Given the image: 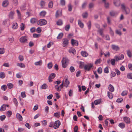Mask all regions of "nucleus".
<instances>
[{"mask_svg": "<svg viewBox=\"0 0 132 132\" xmlns=\"http://www.w3.org/2000/svg\"><path fill=\"white\" fill-rule=\"evenodd\" d=\"M93 67V63H89L87 64H85L84 66V69L86 71H89Z\"/></svg>", "mask_w": 132, "mask_h": 132, "instance_id": "f03ea898", "label": "nucleus"}, {"mask_svg": "<svg viewBox=\"0 0 132 132\" xmlns=\"http://www.w3.org/2000/svg\"><path fill=\"white\" fill-rule=\"evenodd\" d=\"M98 32L102 37H104V35L103 34V30L100 29L98 31Z\"/></svg>", "mask_w": 132, "mask_h": 132, "instance_id": "e2e57ef3", "label": "nucleus"}, {"mask_svg": "<svg viewBox=\"0 0 132 132\" xmlns=\"http://www.w3.org/2000/svg\"><path fill=\"white\" fill-rule=\"evenodd\" d=\"M79 67L81 68H82L83 67L84 68V66L85 65L84 64V63L83 62H80L79 63Z\"/></svg>", "mask_w": 132, "mask_h": 132, "instance_id": "09e8293b", "label": "nucleus"}, {"mask_svg": "<svg viewBox=\"0 0 132 132\" xmlns=\"http://www.w3.org/2000/svg\"><path fill=\"white\" fill-rule=\"evenodd\" d=\"M19 41L21 43H24L28 42L27 38L26 36H22L19 39Z\"/></svg>", "mask_w": 132, "mask_h": 132, "instance_id": "39448f33", "label": "nucleus"}, {"mask_svg": "<svg viewBox=\"0 0 132 132\" xmlns=\"http://www.w3.org/2000/svg\"><path fill=\"white\" fill-rule=\"evenodd\" d=\"M68 11H71L72 9V5L70 4H69L68 5Z\"/></svg>", "mask_w": 132, "mask_h": 132, "instance_id": "69168bd1", "label": "nucleus"}, {"mask_svg": "<svg viewBox=\"0 0 132 132\" xmlns=\"http://www.w3.org/2000/svg\"><path fill=\"white\" fill-rule=\"evenodd\" d=\"M103 2L104 3L105 7L106 8L109 7V4L108 2H106V0H102Z\"/></svg>", "mask_w": 132, "mask_h": 132, "instance_id": "cd10ccee", "label": "nucleus"}, {"mask_svg": "<svg viewBox=\"0 0 132 132\" xmlns=\"http://www.w3.org/2000/svg\"><path fill=\"white\" fill-rule=\"evenodd\" d=\"M16 116L17 119H18L19 121H21L22 120V117L19 113H16Z\"/></svg>", "mask_w": 132, "mask_h": 132, "instance_id": "f3484780", "label": "nucleus"}, {"mask_svg": "<svg viewBox=\"0 0 132 132\" xmlns=\"http://www.w3.org/2000/svg\"><path fill=\"white\" fill-rule=\"evenodd\" d=\"M63 34L62 33H60L58 36L57 37V38L58 39H59L61 38L63 36Z\"/></svg>", "mask_w": 132, "mask_h": 132, "instance_id": "a18cd8bd", "label": "nucleus"}, {"mask_svg": "<svg viewBox=\"0 0 132 132\" xmlns=\"http://www.w3.org/2000/svg\"><path fill=\"white\" fill-rule=\"evenodd\" d=\"M54 116L56 118H58L60 117V112H58L56 113H55L54 114Z\"/></svg>", "mask_w": 132, "mask_h": 132, "instance_id": "473e14b6", "label": "nucleus"}, {"mask_svg": "<svg viewBox=\"0 0 132 132\" xmlns=\"http://www.w3.org/2000/svg\"><path fill=\"white\" fill-rule=\"evenodd\" d=\"M37 19L36 18H33L31 19L30 22L31 23H34L37 21Z\"/></svg>", "mask_w": 132, "mask_h": 132, "instance_id": "7c9ffc66", "label": "nucleus"}, {"mask_svg": "<svg viewBox=\"0 0 132 132\" xmlns=\"http://www.w3.org/2000/svg\"><path fill=\"white\" fill-rule=\"evenodd\" d=\"M56 24L57 25L61 26L63 24L62 20L61 19L59 20L56 22Z\"/></svg>", "mask_w": 132, "mask_h": 132, "instance_id": "72a5a7b5", "label": "nucleus"}, {"mask_svg": "<svg viewBox=\"0 0 132 132\" xmlns=\"http://www.w3.org/2000/svg\"><path fill=\"white\" fill-rule=\"evenodd\" d=\"M8 41L10 43H12L14 41V38L12 37H8L7 39Z\"/></svg>", "mask_w": 132, "mask_h": 132, "instance_id": "c85d7f7f", "label": "nucleus"}, {"mask_svg": "<svg viewBox=\"0 0 132 132\" xmlns=\"http://www.w3.org/2000/svg\"><path fill=\"white\" fill-rule=\"evenodd\" d=\"M69 43V40L67 38H63L62 40V45L63 47L67 46Z\"/></svg>", "mask_w": 132, "mask_h": 132, "instance_id": "423d86ee", "label": "nucleus"}, {"mask_svg": "<svg viewBox=\"0 0 132 132\" xmlns=\"http://www.w3.org/2000/svg\"><path fill=\"white\" fill-rule=\"evenodd\" d=\"M6 116L8 117H10L12 114V112L11 111H8L6 112Z\"/></svg>", "mask_w": 132, "mask_h": 132, "instance_id": "2f4dec72", "label": "nucleus"}, {"mask_svg": "<svg viewBox=\"0 0 132 132\" xmlns=\"http://www.w3.org/2000/svg\"><path fill=\"white\" fill-rule=\"evenodd\" d=\"M69 52L70 53H72L74 54H76V51L73 48H71L69 50Z\"/></svg>", "mask_w": 132, "mask_h": 132, "instance_id": "5701e85b", "label": "nucleus"}, {"mask_svg": "<svg viewBox=\"0 0 132 132\" xmlns=\"http://www.w3.org/2000/svg\"><path fill=\"white\" fill-rule=\"evenodd\" d=\"M6 118V116L4 115H3L0 116V119L1 121L4 120Z\"/></svg>", "mask_w": 132, "mask_h": 132, "instance_id": "bf43d9fd", "label": "nucleus"}, {"mask_svg": "<svg viewBox=\"0 0 132 132\" xmlns=\"http://www.w3.org/2000/svg\"><path fill=\"white\" fill-rule=\"evenodd\" d=\"M65 82L64 83L63 82V84H64V86L67 87L68 86V85L69 84V82L67 79V76H65Z\"/></svg>", "mask_w": 132, "mask_h": 132, "instance_id": "9b49d317", "label": "nucleus"}, {"mask_svg": "<svg viewBox=\"0 0 132 132\" xmlns=\"http://www.w3.org/2000/svg\"><path fill=\"white\" fill-rule=\"evenodd\" d=\"M5 52V50L4 48H0V54H2Z\"/></svg>", "mask_w": 132, "mask_h": 132, "instance_id": "5fc2aeb1", "label": "nucleus"}, {"mask_svg": "<svg viewBox=\"0 0 132 132\" xmlns=\"http://www.w3.org/2000/svg\"><path fill=\"white\" fill-rule=\"evenodd\" d=\"M61 62L62 67L64 68H65L66 67L68 64V59L67 57H63L61 61Z\"/></svg>", "mask_w": 132, "mask_h": 132, "instance_id": "7ed1b4c3", "label": "nucleus"}, {"mask_svg": "<svg viewBox=\"0 0 132 132\" xmlns=\"http://www.w3.org/2000/svg\"><path fill=\"white\" fill-rule=\"evenodd\" d=\"M118 13L114 11H112L110 12V15L112 16H116L118 14Z\"/></svg>", "mask_w": 132, "mask_h": 132, "instance_id": "58836bf2", "label": "nucleus"}, {"mask_svg": "<svg viewBox=\"0 0 132 132\" xmlns=\"http://www.w3.org/2000/svg\"><path fill=\"white\" fill-rule=\"evenodd\" d=\"M87 24L89 29H90L91 27V22L89 21L87 23Z\"/></svg>", "mask_w": 132, "mask_h": 132, "instance_id": "052dcab7", "label": "nucleus"}, {"mask_svg": "<svg viewBox=\"0 0 132 132\" xmlns=\"http://www.w3.org/2000/svg\"><path fill=\"white\" fill-rule=\"evenodd\" d=\"M62 15L61 11H57L55 16L56 17H58L61 16Z\"/></svg>", "mask_w": 132, "mask_h": 132, "instance_id": "393cba45", "label": "nucleus"}, {"mask_svg": "<svg viewBox=\"0 0 132 132\" xmlns=\"http://www.w3.org/2000/svg\"><path fill=\"white\" fill-rule=\"evenodd\" d=\"M127 77L129 79H132V73H129L127 74Z\"/></svg>", "mask_w": 132, "mask_h": 132, "instance_id": "bb28decb", "label": "nucleus"}, {"mask_svg": "<svg viewBox=\"0 0 132 132\" xmlns=\"http://www.w3.org/2000/svg\"><path fill=\"white\" fill-rule=\"evenodd\" d=\"M116 61L114 59H112L111 60V64L114 65L115 64V63Z\"/></svg>", "mask_w": 132, "mask_h": 132, "instance_id": "8fccbe9b", "label": "nucleus"}, {"mask_svg": "<svg viewBox=\"0 0 132 132\" xmlns=\"http://www.w3.org/2000/svg\"><path fill=\"white\" fill-rule=\"evenodd\" d=\"M18 58L19 60L21 61H22L23 60V57L22 55H20L18 57Z\"/></svg>", "mask_w": 132, "mask_h": 132, "instance_id": "864d4df0", "label": "nucleus"}, {"mask_svg": "<svg viewBox=\"0 0 132 132\" xmlns=\"http://www.w3.org/2000/svg\"><path fill=\"white\" fill-rule=\"evenodd\" d=\"M46 12L45 11H42L39 13V15L41 17H44L46 14Z\"/></svg>", "mask_w": 132, "mask_h": 132, "instance_id": "6ab92c4d", "label": "nucleus"}, {"mask_svg": "<svg viewBox=\"0 0 132 132\" xmlns=\"http://www.w3.org/2000/svg\"><path fill=\"white\" fill-rule=\"evenodd\" d=\"M47 88V86L46 84H44L42 86L41 88L43 89H46Z\"/></svg>", "mask_w": 132, "mask_h": 132, "instance_id": "79ce46f5", "label": "nucleus"}, {"mask_svg": "<svg viewBox=\"0 0 132 132\" xmlns=\"http://www.w3.org/2000/svg\"><path fill=\"white\" fill-rule=\"evenodd\" d=\"M111 47L113 50L115 51H117L119 49V47L118 46L114 45H112Z\"/></svg>", "mask_w": 132, "mask_h": 132, "instance_id": "dca6fc26", "label": "nucleus"}, {"mask_svg": "<svg viewBox=\"0 0 132 132\" xmlns=\"http://www.w3.org/2000/svg\"><path fill=\"white\" fill-rule=\"evenodd\" d=\"M60 4L62 6L65 5V0H60Z\"/></svg>", "mask_w": 132, "mask_h": 132, "instance_id": "3c124183", "label": "nucleus"}, {"mask_svg": "<svg viewBox=\"0 0 132 132\" xmlns=\"http://www.w3.org/2000/svg\"><path fill=\"white\" fill-rule=\"evenodd\" d=\"M7 86L9 88L11 89L13 87V85L11 83H9L7 84Z\"/></svg>", "mask_w": 132, "mask_h": 132, "instance_id": "c03bdc74", "label": "nucleus"}, {"mask_svg": "<svg viewBox=\"0 0 132 132\" xmlns=\"http://www.w3.org/2000/svg\"><path fill=\"white\" fill-rule=\"evenodd\" d=\"M53 5V3L52 1H50L48 4V7L50 8H52Z\"/></svg>", "mask_w": 132, "mask_h": 132, "instance_id": "4c0bfd02", "label": "nucleus"}, {"mask_svg": "<svg viewBox=\"0 0 132 132\" xmlns=\"http://www.w3.org/2000/svg\"><path fill=\"white\" fill-rule=\"evenodd\" d=\"M52 67V64L51 62H50L47 65L48 68L50 69Z\"/></svg>", "mask_w": 132, "mask_h": 132, "instance_id": "13d9d810", "label": "nucleus"}, {"mask_svg": "<svg viewBox=\"0 0 132 132\" xmlns=\"http://www.w3.org/2000/svg\"><path fill=\"white\" fill-rule=\"evenodd\" d=\"M71 44L73 46H77L78 45V41L73 39H71Z\"/></svg>", "mask_w": 132, "mask_h": 132, "instance_id": "1a4fd4ad", "label": "nucleus"}, {"mask_svg": "<svg viewBox=\"0 0 132 132\" xmlns=\"http://www.w3.org/2000/svg\"><path fill=\"white\" fill-rule=\"evenodd\" d=\"M108 89L111 92H113L114 90V88L113 86L111 84H110L109 85Z\"/></svg>", "mask_w": 132, "mask_h": 132, "instance_id": "aec40b11", "label": "nucleus"}, {"mask_svg": "<svg viewBox=\"0 0 132 132\" xmlns=\"http://www.w3.org/2000/svg\"><path fill=\"white\" fill-rule=\"evenodd\" d=\"M1 89L4 91H5L7 89V86L6 85H4L2 86L1 87Z\"/></svg>", "mask_w": 132, "mask_h": 132, "instance_id": "ea45409f", "label": "nucleus"}, {"mask_svg": "<svg viewBox=\"0 0 132 132\" xmlns=\"http://www.w3.org/2000/svg\"><path fill=\"white\" fill-rule=\"evenodd\" d=\"M116 75V73L115 72L112 71L111 72V73L110 74V77H114Z\"/></svg>", "mask_w": 132, "mask_h": 132, "instance_id": "6e6d98bb", "label": "nucleus"}, {"mask_svg": "<svg viewBox=\"0 0 132 132\" xmlns=\"http://www.w3.org/2000/svg\"><path fill=\"white\" fill-rule=\"evenodd\" d=\"M60 124V121L59 120H57L55 121L54 123L53 128L55 129H57L59 127Z\"/></svg>", "mask_w": 132, "mask_h": 132, "instance_id": "0eeeda50", "label": "nucleus"}, {"mask_svg": "<svg viewBox=\"0 0 132 132\" xmlns=\"http://www.w3.org/2000/svg\"><path fill=\"white\" fill-rule=\"evenodd\" d=\"M124 58V56L123 54H121L119 56V60H123Z\"/></svg>", "mask_w": 132, "mask_h": 132, "instance_id": "774afa93", "label": "nucleus"}, {"mask_svg": "<svg viewBox=\"0 0 132 132\" xmlns=\"http://www.w3.org/2000/svg\"><path fill=\"white\" fill-rule=\"evenodd\" d=\"M47 23L46 21L44 19H40L37 22L38 24L41 26L45 25L47 24Z\"/></svg>", "mask_w": 132, "mask_h": 132, "instance_id": "20e7f679", "label": "nucleus"}, {"mask_svg": "<svg viewBox=\"0 0 132 132\" xmlns=\"http://www.w3.org/2000/svg\"><path fill=\"white\" fill-rule=\"evenodd\" d=\"M121 9L125 14H129L130 13V9L128 7L126 6L124 4H121Z\"/></svg>", "mask_w": 132, "mask_h": 132, "instance_id": "f257e3e1", "label": "nucleus"}, {"mask_svg": "<svg viewBox=\"0 0 132 132\" xmlns=\"http://www.w3.org/2000/svg\"><path fill=\"white\" fill-rule=\"evenodd\" d=\"M78 24L81 28H83L84 27V24L80 20H78Z\"/></svg>", "mask_w": 132, "mask_h": 132, "instance_id": "4468645a", "label": "nucleus"}, {"mask_svg": "<svg viewBox=\"0 0 132 132\" xmlns=\"http://www.w3.org/2000/svg\"><path fill=\"white\" fill-rule=\"evenodd\" d=\"M127 54L128 56L130 58L132 57V53L130 50H128L127 51Z\"/></svg>", "mask_w": 132, "mask_h": 132, "instance_id": "b1692460", "label": "nucleus"}, {"mask_svg": "<svg viewBox=\"0 0 132 132\" xmlns=\"http://www.w3.org/2000/svg\"><path fill=\"white\" fill-rule=\"evenodd\" d=\"M108 96L110 99H112L113 97L112 93L109 92H108Z\"/></svg>", "mask_w": 132, "mask_h": 132, "instance_id": "a19ab883", "label": "nucleus"}, {"mask_svg": "<svg viewBox=\"0 0 132 132\" xmlns=\"http://www.w3.org/2000/svg\"><path fill=\"white\" fill-rule=\"evenodd\" d=\"M70 28V25L68 24L65 27V29L67 31H68L69 30V29Z\"/></svg>", "mask_w": 132, "mask_h": 132, "instance_id": "680f3d73", "label": "nucleus"}, {"mask_svg": "<svg viewBox=\"0 0 132 132\" xmlns=\"http://www.w3.org/2000/svg\"><path fill=\"white\" fill-rule=\"evenodd\" d=\"M21 95L22 98L25 97L26 96L25 92H22L21 93Z\"/></svg>", "mask_w": 132, "mask_h": 132, "instance_id": "603ef678", "label": "nucleus"}, {"mask_svg": "<svg viewBox=\"0 0 132 132\" xmlns=\"http://www.w3.org/2000/svg\"><path fill=\"white\" fill-rule=\"evenodd\" d=\"M6 109V105L5 104L3 105L1 107L0 110L1 111H3Z\"/></svg>", "mask_w": 132, "mask_h": 132, "instance_id": "f704fd0d", "label": "nucleus"}, {"mask_svg": "<svg viewBox=\"0 0 132 132\" xmlns=\"http://www.w3.org/2000/svg\"><path fill=\"white\" fill-rule=\"evenodd\" d=\"M42 61L40 60L38 61L35 62L34 63V64L36 66H40L42 65Z\"/></svg>", "mask_w": 132, "mask_h": 132, "instance_id": "412c9836", "label": "nucleus"}, {"mask_svg": "<svg viewBox=\"0 0 132 132\" xmlns=\"http://www.w3.org/2000/svg\"><path fill=\"white\" fill-rule=\"evenodd\" d=\"M5 77V73L3 72H0V78L3 79Z\"/></svg>", "mask_w": 132, "mask_h": 132, "instance_id": "e433bc0d", "label": "nucleus"}, {"mask_svg": "<svg viewBox=\"0 0 132 132\" xmlns=\"http://www.w3.org/2000/svg\"><path fill=\"white\" fill-rule=\"evenodd\" d=\"M94 6V4L92 3H89V9H91L93 8Z\"/></svg>", "mask_w": 132, "mask_h": 132, "instance_id": "338daca9", "label": "nucleus"}, {"mask_svg": "<svg viewBox=\"0 0 132 132\" xmlns=\"http://www.w3.org/2000/svg\"><path fill=\"white\" fill-rule=\"evenodd\" d=\"M15 14V12L13 11H11L9 14V18L12 19L14 18V16Z\"/></svg>", "mask_w": 132, "mask_h": 132, "instance_id": "f8f14e48", "label": "nucleus"}, {"mask_svg": "<svg viewBox=\"0 0 132 132\" xmlns=\"http://www.w3.org/2000/svg\"><path fill=\"white\" fill-rule=\"evenodd\" d=\"M55 76V74L54 73H52L49 76L48 78V81L49 82H51L52 81V79H53Z\"/></svg>", "mask_w": 132, "mask_h": 132, "instance_id": "6e6552de", "label": "nucleus"}, {"mask_svg": "<svg viewBox=\"0 0 132 132\" xmlns=\"http://www.w3.org/2000/svg\"><path fill=\"white\" fill-rule=\"evenodd\" d=\"M81 55L84 57H87L88 55L87 53L85 51H82L81 52Z\"/></svg>", "mask_w": 132, "mask_h": 132, "instance_id": "a878e982", "label": "nucleus"}, {"mask_svg": "<svg viewBox=\"0 0 132 132\" xmlns=\"http://www.w3.org/2000/svg\"><path fill=\"white\" fill-rule=\"evenodd\" d=\"M88 14L87 12L83 13L82 14V16L83 18H87L88 16Z\"/></svg>", "mask_w": 132, "mask_h": 132, "instance_id": "37998d69", "label": "nucleus"}, {"mask_svg": "<svg viewBox=\"0 0 132 132\" xmlns=\"http://www.w3.org/2000/svg\"><path fill=\"white\" fill-rule=\"evenodd\" d=\"M102 101V100L101 99H99L96 100H95L94 101V104L95 105H97L98 104H100Z\"/></svg>", "mask_w": 132, "mask_h": 132, "instance_id": "a211bd4d", "label": "nucleus"}, {"mask_svg": "<svg viewBox=\"0 0 132 132\" xmlns=\"http://www.w3.org/2000/svg\"><path fill=\"white\" fill-rule=\"evenodd\" d=\"M13 101L16 106H17L18 104L17 100L16 98H14L13 99Z\"/></svg>", "mask_w": 132, "mask_h": 132, "instance_id": "49530a36", "label": "nucleus"}, {"mask_svg": "<svg viewBox=\"0 0 132 132\" xmlns=\"http://www.w3.org/2000/svg\"><path fill=\"white\" fill-rule=\"evenodd\" d=\"M123 121L129 124L130 123V118L128 117L125 116L123 118Z\"/></svg>", "mask_w": 132, "mask_h": 132, "instance_id": "9d476101", "label": "nucleus"}, {"mask_svg": "<svg viewBox=\"0 0 132 132\" xmlns=\"http://www.w3.org/2000/svg\"><path fill=\"white\" fill-rule=\"evenodd\" d=\"M114 3L116 6H118L120 5V0H114Z\"/></svg>", "mask_w": 132, "mask_h": 132, "instance_id": "2eb2a0df", "label": "nucleus"}, {"mask_svg": "<svg viewBox=\"0 0 132 132\" xmlns=\"http://www.w3.org/2000/svg\"><path fill=\"white\" fill-rule=\"evenodd\" d=\"M9 4V2L7 0H5L2 3V5L4 7H5L7 6Z\"/></svg>", "mask_w": 132, "mask_h": 132, "instance_id": "ddd939ff", "label": "nucleus"}, {"mask_svg": "<svg viewBox=\"0 0 132 132\" xmlns=\"http://www.w3.org/2000/svg\"><path fill=\"white\" fill-rule=\"evenodd\" d=\"M18 26L17 23H14L12 25V28L13 29H16L18 27Z\"/></svg>", "mask_w": 132, "mask_h": 132, "instance_id": "c9c22d12", "label": "nucleus"}, {"mask_svg": "<svg viewBox=\"0 0 132 132\" xmlns=\"http://www.w3.org/2000/svg\"><path fill=\"white\" fill-rule=\"evenodd\" d=\"M20 29L21 30H23L24 29V24L23 23L21 24L20 26Z\"/></svg>", "mask_w": 132, "mask_h": 132, "instance_id": "de8ad7c7", "label": "nucleus"}, {"mask_svg": "<svg viewBox=\"0 0 132 132\" xmlns=\"http://www.w3.org/2000/svg\"><path fill=\"white\" fill-rule=\"evenodd\" d=\"M87 3L86 2H84L82 4V7L83 9H84L85 8L86 5H87Z\"/></svg>", "mask_w": 132, "mask_h": 132, "instance_id": "4d7b16f0", "label": "nucleus"}, {"mask_svg": "<svg viewBox=\"0 0 132 132\" xmlns=\"http://www.w3.org/2000/svg\"><path fill=\"white\" fill-rule=\"evenodd\" d=\"M118 126L121 128L123 129L125 128V125L124 123L122 122L120 123Z\"/></svg>", "mask_w": 132, "mask_h": 132, "instance_id": "c756f323", "label": "nucleus"}, {"mask_svg": "<svg viewBox=\"0 0 132 132\" xmlns=\"http://www.w3.org/2000/svg\"><path fill=\"white\" fill-rule=\"evenodd\" d=\"M17 66L22 68H24L25 67V65L22 63H18L17 64Z\"/></svg>", "mask_w": 132, "mask_h": 132, "instance_id": "4be33fe9", "label": "nucleus"}, {"mask_svg": "<svg viewBox=\"0 0 132 132\" xmlns=\"http://www.w3.org/2000/svg\"><path fill=\"white\" fill-rule=\"evenodd\" d=\"M55 89L57 90V91H60L61 90V89L59 87V86L57 85H56L55 86Z\"/></svg>", "mask_w": 132, "mask_h": 132, "instance_id": "0e129e2a", "label": "nucleus"}]
</instances>
